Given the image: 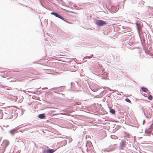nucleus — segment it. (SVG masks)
Here are the masks:
<instances>
[{
  "label": "nucleus",
  "instance_id": "3",
  "mask_svg": "<svg viewBox=\"0 0 153 153\" xmlns=\"http://www.w3.org/2000/svg\"><path fill=\"white\" fill-rule=\"evenodd\" d=\"M51 14L55 16L56 17H58L60 19H64V18L62 16H61L56 13L52 12L51 13Z\"/></svg>",
  "mask_w": 153,
  "mask_h": 153
},
{
  "label": "nucleus",
  "instance_id": "21",
  "mask_svg": "<svg viewBox=\"0 0 153 153\" xmlns=\"http://www.w3.org/2000/svg\"><path fill=\"white\" fill-rule=\"evenodd\" d=\"M36 126H33L32 127L30 128H34L36 127Z\"/></svg>",
  "mask_w": 153,
  "mask_h": 153
},
{
  "label": "nucleus",
  "instance_id": "27",
  "mask_svg": "<svg viewBox=\"0 0 153 153\" xmlns=\"http://www.w3.org/2000/svg\"><path fill=\"white\" fill-rule=\"evenodd\" d=\"M5 150V149H4V151L3 152H2L1 153H3L4 152V151Z\"/></svg>",
  "mask_w": 153,
  "mask_h": 153
},
{
  "label": "nucleus",
  "instance_id": "10",
  "mask_svg": "<svg viewBox=\"0 0 153 153\" xmlns=\"http://www.w3.org/2000/svg\"><path fill=\"white\" fill-rule=\"evenodd\" d=\"M93 56V54H91L90 56H86L84 57V58L83 59V60H84L85 59H90V58L92 57Z\"/></svg>",
  "mask_w": 153,
  "mask_h": 153
},
{
  "label": "nucleus",
  "instance_id": "23",
  "mask_svg": "<svg viewBox=\"0 0 153 153\" xmlns=\"http://www.w3.org/2000/svg\"><path fill=\"white\" fill-rule=\"evenodd\" d=\"M145 122V120H143V124H144V123Z\"/></svg>",
  "mask_w": 153,
  "mask_h": 153
},
{
  "label": "nucleus",
  "instance_id": "26",
  "mask_svg": "<svg viewBox=\"0 0 153 153\" xmlns=\"http://www.w3.org/2000/svg\"><path fill=\"white\" fill-rule=\"evenodd\" d=\"M41 4H42V5L43 6V7H44V6L42 5V3L41 2Z\"/></svg>",
  "mask_w": 153,
  "mask_h": 153
},
{
  "label": "nucleus",
  "instance_id": "6",
  "mask_svg": "<svg viewBox=\"0 0 153 153\" xmlns=\"http://www.w3.org/2000/svg\"><path fill=\"white\" fill-rule=\"evenodd\" d=\"M55 151L53 149H49L47 150V153H53Z\"/></svg>",
  "mask_w": 153,
  "mask_h": 153
},
{
  "label": "nucleus",
  "instance_id": "4",
  "mask_svg": "<svg viewBox=\"0 0 153 153\" xmlns=\"http://www.w3.org/2000/svg\"><path fill=\"white\" fill-rule=\"evenodd\" d=\"M38 117L42 119H43L45 117V116L44 114H41L38 115Z\"/></svg>",
  "mask_w": 153,
  "mask_h": 153
},
{
  "label": "nucleus",
  "instance_id": "17",
  "mask_svg": "<svg viewBox=\"0 0 153 153\" xmlns=\"http://www.w3.org/2000/svg\"><path fill=\"white\" fill-rule=\"evenodd\" d=\"M111 137L113 139H116V138L115 137V136H113V135H111Z\"/></svg>",
  "mask_w": 153,
  "mask_h": 153
},
{
  "label": "nucleus",
  "instance_id": "7",
  "mask_svg": "<svg viewBox=\"0 0 153 153\" xmlns=\"http://www.w3.org/2000/svg\"><path fill=\"white\" fill-rule=\"evenodd\" d=\"M16 130L15 129H13L10 130L9 132L12 135H13Z\"/></svg>",
  "mask_w": 153,
  "mask_h": 153
},
{
  "label": "nucleus",
  "instance_id": "28",
  "mask_svg": "<svg viewBox=\"0 0 153 153\" xmlns=\"http://www.w3.org/2000/svg\"><path fill=\"white\" fill-rule=\"evenodd\" d=\"M123 32H125V30H123Z\"/></svg>",
  "mask_w": 153,
  "mask_h": 153
},
{
  "label": "nucleus",
  "instance_id": "14",
  "mask_svg": "<svg viewBox=\"0 0 153 153\" xmlns=\"http://www.w3.org/2000/svg\"><path fill=\"white\" fill-rule=\"evenodd\" d=\"M125 100L126 102H129V103H130L131 102L130 100H129V99H128V98H126L125 99Z\"/></svg>",
  "mask_w": 153,
  "mask_h": 153
},
{
  "label": "nucleus",
  "instance_id": "8",
  "mask_svg": "<svg viewBox=\"0 0 153 153\" xmlns=\"http://www.w3.org/2000/svg\"><path fill=\"white\" fill-rule=\"evenodd\" d=\"M4 143L5 144L6 147H7L9 144V142L7 140H4Z\"/></svg>",
  "mask_w": 153,
  "mask_h": 153
},
{
  "label": "nucleus",
  "instance_id": "15",
  "mask_svg": "<svg viewBox=\"0 0 153 153\" xmlns=\"http://www.w3.org/2000/svg\"><path fill=\"white\" fill-rule=\"evenodd\" d=\"M136 25H137V29L138 30H139V28L140 27V25L138 24V23H136Z\"/></svg>",
  "mask_w": 153,
  "mask_h": 153
},
{
  "label": "nucleus",
  "instance_id": "5",
  "mask_svg": "<svg viewBox=\"0 0 153 153\" xmlns=\"http://www.w3.org/2000/svg\"><path fill=\"white\" fill-rule=\"evenodd\" d=\"M114 148L113 147L112 148H110L108 149L104 150V151L105 152H112V151H114Z\"/></svg>",
  "mask_w": 153,
  "mask_h": 153
},
{
  "label": "nucleus",
  "instance_id": "20",
  "mask_svg": "<svg viewBox=\"0 0 153 153\" xmlns=\"http://www.w3.org/2000/svg\"><path fill=\"white\" fill-rule=\"evenodd\" d=\"M48 89V88L47 87H45L42 88V89Z\"/></svg>",
  "mask_w": 153,
  "mask_h": 153
},
{
  "label": "nucleus",
  "instance_id": "11",
  "mask_svg": "<svg viewBox=\"0 0 153 153\" xmlns=\"http://www.w3.org/2000/svg\"><path fill=\"white\" fill-rule=\"evenodd\" d=\"M110 112L113 114H114L115 113V111L114 109L111 108L110 110Z\"/></svg>",
  "mask_w": 153,
  "mask_h": 153
},
{
  "label": "nucleus",
  "instance_id": "12",
  "mask_svg": "<svg viewBox=\"0 0 153 153\" xmlns=\"http://www.w3.org/2000/svg\"><path fill=\"white\" fill-rule=\"evenodd\" d=\"M27 92H31V93H32L33 94H35L36 93V92L35 91H31L30 90H28V89L27 90Z\"/></svg>",
  "mask_w": 153,
  "mask_h": 153
},
{
  "label": "nucleus",
  "instance_id": "1",
  "mask_svg": "<svg viewBox=\"0 0 153 153\" xmlns=\"http://www.w3.org/2000/svg\"><path fill=\"white\" fill-rule=\"evenodd\" d=\"M128 143L126 142L125 139L122 140L120 142L119 146V148L120 149H123L126 147Z\"/></svg>",
  "mask_w": 153,
  "mask_h": 153
},
{
  "label": "nucleus",
  "instance_id": "13",
  "mask_svg": "<svg viewBox=\"0 0 153 153\" xmlns=\"http://www.w3.org/2000/svg\"><path fill=\"white\" fill-rule=\"evenodd\" d=\"M153 97L152 95H149L148 97V99L150 100H152V99Z\"/></svg>",
  "mask_w": 153,
  "mask_h": 153
},
{
  "label": "nucleus",
  "instance_id": "31",
  "mask_svg": "<svg viewBox=\"0 0 153 153\" xmlns=\"http://www.w3.org/2000/svg\"><path fill=\"white\" fill-rule=\"evenodd\" d=\"M146 130H145V132H146Z\"/></svg>",
  "mask_w": 153,
  "mask_h": 153
},
{
  "label": "nucleus",
  "instance_id": "24",
  "mask_svg": "<svg viewBox=\"0 0 153 153\" xmlns=\"http://www.w3.org/2000/svg\"><path fill=\"white\" fill-rule=\"evenodd\" d=\"M67 23H69V24H71V23L70 22H68H68H67Z\"/></svg>",
  "mask_w": 153,
  "mask_h": 153
},
{
  "label": "nucleus",
  "instance_id": "30",
  "mask_svg": "<svg viewBox=\"0 0 153 153\" xmlns=\"http://www.w3.org/2000/svg\"><path fill=\"white\" fill-rule=\"evenodd\" d=\"M94 92L96 91H93Z\"/></svg>",
  "mask_w": 153,
  "mask_h": 153
},
{
  "label": "nucleus",
  "instance_id": "16",
  "mask_svg": "<svg viewBox=\"0 0 153 153\" xmlns=\"http://www.w3.org/2000/svg\"><path fill=\"white\" fill-rule=\"evenodd\" d=\"M42 153H47V151L45 149L43 150Z\"/></svg>",
  "mask_w": 153,
  "mask_h": 153
},
{
  "label": "nucleus",
  "instance_id": "18",
  "mask_svg": "<svg viewBox=\"0 0 153 153\" xmlns=\"http://www.w3.org/2000/svg\"><path fill=\"white\" fill-rule=\"evenodd\" d=\"M150 127L151 128H153V123H152L150 126Z\"/></svg>",
  "mask_w": 153,
  "mask_h": 153
},
{
  "label": "nucleus",
  "instance_id": "25",
  "mask_svg": "<svg viewBox=\"0 0 153 153\" xmlns=\"http://www.w3.org/2000/svg\"><path fill=\"white\" fill-rule=\"evenodd\" d=\"M149 55H151V56H152V55H153V54H152L151 53H150V54Z\"/></svg>",
  "mask_w": 153,
  "mask_h": 153
},
{
  "label": "nucleus",
  "instance_id": "2",
  "mask_svg": "<svg viewBox=\"0 0 153 153\" xmlns=\"http://www.w3.org/2000/svg\"><path fill=\"white\" fill-rule=\"evenodd\" d=\"M95 24L98 26H103L106 24V22L102 20H97L95 22Z\"/></svg>",
  "mask_w": 153,
  "mask_h": 153
},
{
  "label": "nucleus",
  "instance_id": "9",
  "mask_svg": "<svg viewBox=\"0 0 153 153\" xmlns=\"http://www.w3.org/2000/svg\"><path fill=\"white\" fill-rule=\"evenodd\" d=\"M142 91L144 92H147L148 91V89L147 88H145L144 87H143L142 88Z\"/></svg>",
  "mask_w": 153,
  "mask_h": 153
},
{
  "label": "nucleus",
  "instance_id": "19",
  "mask_svg": "<svg viewBox=\"0 0 153 153\" xmlns=\"http://www.w3.org/2000/svg\"><path fill=\"white\" fill-rule=\"evenodd\" d=\"M59 88V87H58V88H52L51 89H53L54 90H56V89H57L58 88Z\"/></svg>",
  "mask_w": 153,
  "mask_h": 153
},
{
  "label": "nucleus",
  "instance_id": "29",
  "mask_svg": "<svg viewBox=\"0 0 153 153\" xmlns=\"http://www.w3.org/2000/svg\"><path fill=\"white\" fill-rule=\"evenodd\" d=\"M55 93H57V92L56 91H54Z\"/></svg>",
  "mask_w": 153,
  "mask_h": 153
},
{
  "label": "nucleus",
  "instance_id": "22",
  "mask_svg": "<svg viewBox=\"0 0 153 153\" xmlns=\"http://www.w3.org/2000/svg\"><path fill=\"white\" fill-rule=\"evenodd\" d=\"M62 20H64V21H65V22H68V21H67L66 20H65L64 19H62Z\"/></svg>",
  "mask_w": 153,
  "mask_h": 153
}]
</instances>
